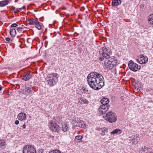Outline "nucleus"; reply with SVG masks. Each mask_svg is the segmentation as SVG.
<instances>
[{
    "mask_svg": "<svg viewBox=\"0 0 153 153\" xmlns=\"http://www.w3.org/2000/svg\"><path fill=\"white\" fill-rule=\"evenodd\" d=\"M10 33L12 36H15L16 33L15 29L14 28L11 29L10 30Z\"/></svg>",
    "mask_w": 153,
    "mask_h": 153,
    "instance_id": "obj_26",
    "label": "nucleus"
},
{
    "mask_svg": "<svg viewBox=\"0 0 153 153\" xmlns=\"http://www.w3.org/2000/svg\"><path fill=\"white\" fill-rule=\"evenodd\" d=\"M100 130L101 131L100 134L102 135H105V134L108 132V129L105 127L101 128Z\"/></svg>",
    "mask_w": 153,
    "mask_h": 153,
    "instance_id": "obj_25",
    "label": "nucleus"
},
{
    "mask_svg": "<svg viewBox=\"0 0 153 153\" xmlns=\"http://www.w3.org/2000/svg\"><path fill=\"white\" fill-rule=\"evenodd\" d=\"M82 91L83 92V93H87V92H88V90L86 89V88L85 87H82Z\"/></svg>",
    "mask_w": 153,
    "mask_h": 153,
    "instance_id": "obj_33",
    "label": "nucleus"
},
{
    "mask_svg": "<svg viewBox=\"0 0 153 153\" xmlns=\"http://www.w3.org/2000/svg\"><path fill=\"white\" fill-rule=\"evenodd\" d=\"M50 122V124L49 125V126L50 129L53 132L59 133L61 130V128L59 125L56 122H53L52 120H51Z\"/></svg>",
    "mask_w": 153,
    "mask_h": 153,
    "instance_id": "obj_6",
    "label": "nucleus"
},
{
    "mask_svg": "<svg viewBox=\"0 0 153 153\" xmlns=\"http://www.w3.org/2000/svg\"><path fill=\"white\" fill-rule=\"evenodd\" d=\"M78 100L79 101L78 104L83 103L84 104H87L89 103L88 101L86 99L82 97H79L78 99Z\"/></svg>",
    "mask_w": 153,
    "mask_h": 153,
    "instance_id": "obj_18",
    "label": "nucleus"
},
{
    "mask_svg": "<svg viewBox=\"0 0 153 153\" xmlns=\"http://www.w3.org/2000/svg\"><path fill=\"white\" fill-rule=\"evenodd\" d=\"M1 126L0 125V129L1 128Z\"/></svg>",
    "mask_w": 153,
    "mask_h": 153,
    "instance_id": "obj_43",
    "label": "nucleus"
},
{
    "mask_svg": "<svg viewBox=\"0 0 153 153\" xmlns=\"http://www.w3.org/2000/svg\"><path fill=\"white\" fill-rule=\"evenodd\" d=\"M22 9V8H16L15 7H14L13 9L14 10V12L15 13H16L19 12L21 11V10Z\"/></svg>",
    "mask_w": 153,
    "mask_h": 153,
    "instance_id": "obj_30",
    "label": "nucleus"
},
{
    "mask_svg": "<svg viewBox=\"0 0 153 153\" xmlns=\"http://www.w3.org/2000/svg\"><path fill=\"white\" fill-rule=\"evenodd\" d=\"M32 77V75L28 73H25L21 76V79L25 81H27Z\"/></svg>",
    "mask_w": 153,
    "mask_h": 153,
    "instance_id": "obj_14",
    "label": "nucleus"
},
{
    "mask_svg": "<svg viewBox=\"0 0 153 153\" xmlns=\"http://www.w3.org/2000/svg\"><path fill=\"white\" fill-rule=\"evenodd\" d=\"M136 60L140 64H143L146 63L148 61V58L146 56H144L143 54L140 55L139 59H136Z\"/></svg>",
    "mask_w": 153,
    "mask_h": 153,
    "instance_id": "obj_12",
    "label": "nucleus"
},
{
    "mask_svg": "<svg viewBox=\"0 0 153 153\" xmlns=\"http://www.w3.org/2000/svg\"><path fill=\"white\" fill-rule=\"evenodd\" d=\"M109 102V99L107 98H103L100 100L102 105L99 108V113L100 114H105L108 110L110 105L108 104Z\"/></svg>",
    "mask_w": 153,
    "mask_h": 153,
    "instance_id": "obj_2",
    "label": "nucleus"
},
{
    "mask_svg": "<svg viewBox=\"0 0 153 153\" xmlns=\"http://www.w3.org/2000/svg\"><path fill=\"white\" fill-rule=\"evenodd\" d=\"M128 65L130 69L133 71H136L140 68V65L134 62L132 60L129 61Z\"/></svg>",
    "mask_w": 153,
    "mask_h": 153,
    "instance_id": "obj_8",
    "label": "nucleus"
},
{
    "mask_svg": "<svg viewBox=\"0 0 153 153\" xmlns=\"http://www.w3.org/2000/svg\"><path fill=\"white\" fill-rule=\"evenodd\" d=\"M22 9H25V6H24L22 7Z\"/></svg>",
    "mask_w": 153,
    "mask_h": 153,
    "instance_id": "obj_42",
    "label": "nucleus"
},
{
    "mask_svg": "<svg viewBox=\"0 0 153 153\" xmlns=\"http://www.w3.org/2000/svg\"><path fill=\"white\" fill-rule=\"evenodd\" d=\"M105 120L109 123L115 122L117 120V116L116 114L112 111L107 112L105 116H103Z\"/></svg>",
    "mask_w": 153,
    "mask_h": 153,
    "instance_id": "obj_5",
    "label": "nucleus"
},
{
    "mask_svg": "<svg viewBox=\"0 0 153 153\" xmlns=\"http://www.w3.org/2000/svg\"><path fill=\"white\" fill-rule=\"evenodd\" d=\"M58 75L56 73L49 74L46 78L48 84L51 86L55 85L58 81Z\"/></svg>",
    "mask_w": 153,
    "mask_h": 153,
    "instance_id": "obj_4",
    "label": "nucleus"
},
{
    "mask_svg": "<svg viewBox=\"0 0 153 153\" xmlns=\"http://www.w3.org/2000/svg\"><path fill=\"white\" fill-rule=\"evenodd\" d=\"M22 126L24 128H26V125L25 124H24Z\"/></svg>",
    "mask_w": 153,
    "mask_h": 153,
    "instance_id": "obj_39",
    "label": "nucleus"
},
{
    "mask_svg": "<svg viewBox=\"0 0 153 153\" xmlns=\"http://www.w3.org/2000/svg\"><path fill=\"white\" fill-rule=\"evenodd\" d=\"M79 122L78 127L81 128H85L86 125L84 121L81 120H80Z\"/></svg>",
    "mask_w": 153,
    "mask_h": 153,
    "instance_id": "obj_20",
    "label": "nucleus"
},
{
    "mask_svg": "<svg viewBox=\"0 0 153 153\" xmlns=\"http://www.w3.org/2000/svg\"><path fill=\"white\" fill-rule=\"evenodd\" d=\"M23 93L26 96L30 95L32 96L34 93L33 89L30 87L25 86L22 90Z\"/></svg>",
    "mask_w": 153,
    "mask_h": 153,
    "instance_id": "obj_10",
    "label": "nucleus"
},
{
    "mask_svg": "<svg viewBox=\"0 0 153 153\" xmlns=\"http://www.w3.org/2000/svg\"><path fill=\"white\" fill-rule=\"evenodd\" d=\"M83 137L81 135H77L75 137L74 140L76 142H79L80 141H78L80 140Z\"/></svg>",
    "mask_w": 153,
    "mask_h": 153,
    "instance_id": "obj_29",
    "label": "nucleus"
},
{
    "mask_svg": "<svg viewBox=\"0 0 153 153\" xmlns=\"http://www.w3.org/2000/svg\"><path fill=\"white\" fill-rule=\"evenodd\" d=\"M150 148L146 147L145 146H144V148L142 147V151L143 152V153H153L152 152H149V150Z\"/></svg>",
    "mask_w": 153,
    "mask_h": 153,
    "instance_id": "obj_27",
    "label": "nucleus"
},
{
    "mask_svg": "<svg viewBox=\"0 0 153 153\" xmlns=\"http://www.w3.org/2000/svg\"><path fill=\"white\" fill-rule=\"evenodd\" d=\"M29 22V23L31 25H36L37 24V22H38V19H35L33 18L31 19L28 20Z\"/></svg>",
    "mask_w": 153,
    "mask_h": 153,
    "instance_id": "obj_22",
    "label": "nucleus"
},
{
    "mask_svg": "<svg viewBox=\"0 0 153 153\" xmlns=\"http://www.w3.org/2000/svg\"><path fill=\"white\" fill-rule=\"evenodd\" d=\"M6 40L7 42H10V39L7 37L6 38Z\"/></svg>",
    "mask_w": 153,
    "mask_h": 153,
    "instance_id": "obj_37",
    "label": "nucleus"
},
{
    "mask_svg": "<svg viewBox=\"0 0 153 153\" xmlns=\"http://www.w3.org/2000/svg\"><path fill=\"white\" fill-rule=\"evenodd\" d=\"M128 140L130 142H131L132 144H136L139 141V137L137 135H134L129 137Z\"/></svg>",
    "mask_w": 153,
    "mask_h": 153,
    "instance_id": "obj_11",
    "label": "nucleus"
},
{
    "mask_svg": "<svg viewBox=\"0 0 153 153\" xmlns=\"http://www.w3.org/2000/svg\"><path fill=\"white\" fill-rule=\"evenodd\" d=\"M122 133V131L119 128H116L113 131L111 132L110 134H120Z\"/></svg>",
    "mask_w": 153,
    "mask_h": 153,
    "instance_id": "obj_21",
    "label": "nucleus"
},
{
    "mask_svg": "<svg viewBox=\"0 0 153 153\" xmlns=\"http://www.w3.org/2000/svg\"><path fill=\"white\" fill-rule=\"evenodd\" d=\"M148 102H153V101L152 100H150Z\"/></svg>",
    "mask_w": 153,
    "mask_h": 153,
    "instance_id": "obj_41",
    "label": "nucleus"
},
{
    "mask_svg": "<svg viewBox=\"0 0 153 153\" xmlns=\"http://www.w3.org/2000/svg\"><path fill=\"white\" fill-rule=\"evenodd\" d=\"M18 118L19 120L23 121L25 120L26 117V115L25 113L23 112H21L19 113L18 115Z\"/></svg>",
    "mask_w": 153,
    "mask_h": 153,
    "instance_id": "obj_16",
    "label": "nucleus"
},
{
    "mask_svg": "<svg viewBox=\"0 0 153 153\" xmlns=\"http://www.w3.org/2000/svg\"><path fill=\"white\" fill-rule=\"evenodd\" d=\"M148 23L153 25V14H150L148 16Z\"/></svg>",
    "mask_w": 153,
    "mask_h": 153,
    "instance_id": "obj_24",
    "label": "nucleus"
},
{
    "mask_svg": "<svg viewBox=\"0 0 153 153\" xmlns=\"http://www.w3.org/2000/svg\"><path fill=\"white\" fill-rule=\"evenodd\" d=\"M2 89V87L0 85V91H1Z\"/></svg>",
    "mask_w": 153,
    "mask_h": 153,
    "instance_id": "obj_40",
    "label": "nucleus"
},
{
    "mask_svg": "<svg viewBox=\"0 0 153 153\" xmlns=\"http://www.w3.org/2000/svg\"><path fill=\"white\" fill-rule=\"evenodd\" d=\"M19 123V121L18 120H16L15 122V124L17 125Z\"/></svg>",
    "mask_w": 153,
    "mask_h": 153,
    "instance_id": "obj_38",
    "label": "nucleus"
},
{
    "mask_svg": "<svg viewBox=\"0 0 153 153\" xmlns=\"http://www.w3.org/2000/svg\"><path fill=\"white\" fill-rule=\"evenodd\" d=\"M68 126L67 123H64L62 124L61 129L64 132L67 131L68 128Z\"/></svg>",
    "mask_w": 153,
    "mask_h": 153,
    "instance_id": "obj_23",
    "label": "nucleus"
},
{
    "mask_svg": "<svg viewBox=\"0 0 153 153\" xmlns=\"http://www.w3.org/2000/svg\"><path fill=\"white\" fill-rule=\"evenodd\" d=\"M42 26V24L38 22H37V24L35 25V27L38 30H40L41 29Z\"/></svg>",
    "mask_w": 153,
    "mask_h": 153,
    "instance_id": "obj_28",
    "label": "nucleus"
},
{
    "mask_svg": "<svg viewBox=\"0 0 153 153\" xmlns=\"http://www.w3.org/2000/svg\"><path fill=\"white\" fill-rule=\"evenodd\" d=\"M35 147L32 145H26L23 148V153H36Z\"/></svg>",
    "mask_w": 153,
    "mask_h": 153,
    "instance_id": "obj_7",
    "label": "nucleus"
},
{
    "mask_svg": "<svg viewBox=\"0 0 153 153\" xmlns=\"http://www.w3.org/2000/svg\"><path fill=\"white\" fill-rule=\"evenodd\" d=\"M7 145L6 141L3 139H0V150L5 149Z\"/></svg>",
    "mask_w": 153,
    "mask_h": 153,
    "instance_id": "obj_15",
    "label": "nucleus"
},
{
    "mask_svg": "<svg viewBox=\"0 0 153 153\" xmlns=\"http://www.w3.org/2000/svg\"><path fill=\"white\" fill-rule=\"evenodd\" d=\"M18 25L16 23H13L11 25V27H17Z\"/></svg>",
    "mask_w": 153,
    "mask_h": 153,
    "instance_id": "obj_34",
    "label": "nucleus"
},
{
    "mask_svg": "<svg viewBox=\"0 0 153 153\" xmlns=\"http://www.w3.org/2000/svg\"><path fill=\"white\" fill-rule=\"evenodd\" d=\"M101 50L103 51L102 54L105 58L108 59L110 58V56L112 54V52L110 49H107L106 47H102L100 51Z\"/></svg>",
    "mask_w": 153,
    "mask_h": 153,
    "instance_id": "obj_9",
    "label": "nucleus"
},
{
    "mask_svg": "<svg viewBox=\"0 0 153 153\" xmlns=\"http://www.w3.org/2000/svg\"><path fill=\"white\" fill-rule=\"evenodd\" d=\"M82 88H79L76 90L77 93L80 94H83V92L82 91Z\"/></svg>",
    "mask_w": 153,
    "mask_h": 153,
    "instance_id": "obj_32",
    "label": "nucleus"
},
{
    "mask_svg": "<svg viewBox=\"0 0 153 153\" xmlns=\"http://www.w3.org/2000/svg\"><path fill=\"white\" fill-rule=\"evenodd\" d=\"M80 120L78 118H75L74 120H72L71 123L73 129H75L76 127H78Z\"/></svg>",
    "mask_w": 153,
    "mask_h": 153,
    "instance_id": "obj_13",
    "label": "nucleus"
},
{
    "mask_svg": "<svg viewBox=\"0 0 153 153\" xmlns=\"http://www.w3.org/2000/svg\"><path fill=\"white\" fill-rule=\"evenodd\" d=\"M49 153H62L61 152L58 150H54L50 152Z\"/></svg>",
    "mask_w": 153,
    "mask_h": 153,
    "instance_id": "obj_31",
    "label": "nucleus"
},
{
    "mask_svg": "<svg viewBox=\"0 0 153 153\" xmlns=\"http://www.w3.org/2000/svg\"><path fill=\"white\" fill-rule=\"evenodd\" d=\"M87 80L90 87L94 90H98L104 85L103 76L97 72L90 73L87 77Z\"/></svg>",
    "mask_w": 153,
    "mask_h": 153,
    "instance_id": "obj_1",
    "label": "nucleus"
},
{
    "mask_svg": "<svg viewBox=\"0 0 153 153\" xmlns=\"http://www.w3.org/2000/svg\"><path fill=\"white\" fill-rule=\"evenodd\" d=\"M6 153V152H5V153Z\"/></svg>",
    "mask_w": 153,
    "mask_h": 153,
    "instance_id": "obj_44",
    "label": "nucleus"
},
{
    "mask_svg": "<svg viewBox=\"0 0 153 153\" xmlns=\"http://www.w3.org/2000/svg\"><path fill=\"white\" fill-rule=\"evenodd\" d=\"M106 59L104 61V65L107 69H111L114 66L117 65L118 61L114 56H110L109 58Z\"/></svg>",
    "mask_w": 153,
    "mask_h": 153,
    "instance_id": "obj_3",
    "label": "nucleus"
},
{
    "mask_svg": "<svg viewBox=\"0 0 153 153\" xmlns=\"http://www.w3.org/2000/svg\"><path fill=\"white\" fill-rule=\"evenodd\" d=\"M23 28L22 27H19L17 29L18 32L19 33L21 32L22 31Z\"/></svg>",
    "mask_w": 153,
    "mask_h": 153,
    "instance_id": "obj_35",
    "label": "nucleus"
},
{
    "mask_svg": "<svg viewBox=\"0 0 153 153\" xmlns=\"http://www.w3.org/2000/svg\"><path fill=\"white\" fill-rule=\"evenodd\" d=\"M12 0H5L0 2V7H3L6 5Z\"/></svg>",
    "mask_w": 153,
    "mask_h": 153,
    "instance_id": "obj_19",
    "label": "nucleus"
},
{
    "mask_svg": "<svg viewBox=\"0 0 153 153\" xmlns=\"http://www.w3.org/2000/svg\"><path fill=\"white\" fill-rule=\"evenodd\" d=\"M121 0H114L112 2L111 6L112 7H115L120 4H121Z\"/></svg>",
    "mask_w": 153,
    "mask_h": 153,
    "instance_id": "obj_17",
    "label": "nucleus"
},
{
    "mask_svg": "<svg viewBox=\"0 0 153 153\" xmlns=\"http://www.w3.org/2000/svg\"><path fill=\"white\" fill-rule=\"evenodd\" d=\"M104 58H105V57L103 56V57H99V59L100 61H102L104 59Z\"/></svg>",
    "mask_w": 153,
    "mask_h": 153,
    "instance_id": "obj_36",
    "label": "nucleus"
}]
</instances>
